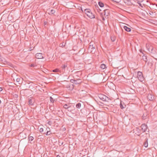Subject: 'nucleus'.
I'll return each instance as SVG.
<instances>
[{"label":"nucleus","instance_id":"f257e3e1","mask_svg":"<svg viewBox=\"0 0 157 157\" xmlns=\"http://www.w3.org/2000/svg\"><path fill=\"white\" fill-rule=\"evenodd\" d=\"M84 11L87 16L89 18H93L95 17L94 15L91 12L89 9H86Z\"/></svg>","mask_w":157,"mask_h":157},{"label":"nucleus","instance_id":"f03ea898","mask_svg":"<svg viewBox=\"0 0 157 157\" xmlns=\"http://www.w3.org/2000/svg\"><path fill=\"white\" fill-rule=\"evenodd\" d=\"M98 97L101 100L106 101H109L110 100L108 97L105 95L102 94H99L98 96Z\"/></svg>","mask_w":157,"mask_h":157},{"label":"nucleus","instance_id":"7ed1b4c3","mask_svg":"<svg viewBox=\"0 0 157 157\" xmlns=\"http://www.w3.org/2000/svg\"><path fill=\"white\" fill-rule=\"evenodd\" d=\"M71 82L72 83L77 85L81 83L82 82V80L78 78L75 79V78H74V79H71Z\"/></svg>","mask_w":157,"mask_h":157},{"label":"nucleus","instance_id":"20e7f679","mask_svg":"<svg viewBox=\"0 0 157 157\" xmlns=\"http://www.w3.org/2000/svg\"><path fill=\"white\" fill-rule=\"evenodd\" d=\"M137 77L139 80L141 82L144 80V78L143 76V74L141 72L138 71L137 73Z\"/></svg>","mask_w":157,"mask_h":157},{"label":"nucleus","instance_id":"39448f33","mask_svg":"<svg viewBox=\"0 0 157 157\" xmlns=\"http://www.w3.org/2000/svg\"><path fill=\"white\" fill-rule=\"evenodd\" d=\"M35 101V99L34 98H30L28 102V104L30 106H33Z\"/></svg>","mask_w":157,"mask_h":157},{"label":"nucleus","instance_id":"423d86ee","mask_svg":"<svg viewBox=\"0 0 157 157\" xmlns=\"http://www.w3.org/2000/svg\"><path fill=\"white\" fill-rule=\"evenodd\" d=\"M141 127V128L143 132L146 131L147 130V126L145 124H142Z\"/></svg>","mask_w":157,"mask_h":157},{"label":"nucleus","instance_id":"0eeeda50","mask_svg":"<svg viewBox=\"0 0 157 157\" xmlns=\"http://www.w3.org/2000/svg\"><path fill=\"white\" fill-rule=\"evenodd\" d=\"M95 46H94L92 44V42H90V45L89 48V50L91 52H92V51L91 50L92 49H95Z\"/></svg>","mask_w":157,"mask_h":157},{"label":"nucleus","instance_id":"6e6552de","mask_svg":"<svg viewBox=\"0 0 157 157\" xmlns=\"http://www.w3.org/2000/svg\"><path fill=\"white\" fill-rule=\"evenodd\" d=\"M146 48L148 51L150 52H151L153 49V48L152 46H150L148 44H146Z\"/></svg>","mask_w":157,"mask_h":157},{"label":"nucleus","instance_id":"1a4fd4ad","mask_svg":"<svg viewBox=\"0 0 157 157\" xmlns=\"http://www.w3.org/2000/svg\"><path fill=\"white\" fill-rule=\"evenodd\" d=\"M36 57L38 59H43V57L41 53H37L36 55Z\"/></svg>","mask_w":157,"mask_h":157},{"label":"nucleus","instance_id":"9d476101","mask_svg":"<svg viewBox=\"0 0 157 157\" xmlns=\"http://www.w3.org/2000/svg\"><path fill=\"white\" fill-rule=\"evenodd\" d=\"M147 97V99L150 101H152L154 99V96L151 94H148Z\"/></svg>","mask_w":157,"mask_h":157},{"label":"nucleus","instance_id":"9b49d317","mask_svg":"<svg viewBox=\"0 0 157 157\" xmlns=\"http://www.w3.org/2000/svg\"><path fill=\"white\" fill-rule=\"evenodd\" d=\"M123 28L124 30L127 32H130L131 31V29L130 28L127 27V26H124Z\"/></svg>","mask_w":157,"mask_h":157},{"label":"nucleus","instance_id":"f8f14e48","mask_svg":"<svg viewBox=\"0 0 157 157\" xmlns=\"http://www.w3.org/2000/svg\"><path fill=\"white\" fill-rule=\"evenodd\" d=\"M71 106L70 105V104H66L64 105H63V108L65 109H69L70 107Z\"/></svg>","mask_w":157,"mask_h":157},{"label":"nucleus","instance_id":"ddd939ff","mask_svg":"<svg viewBox=\"0 0 157 157\" xmlns=\"http://www.w3.org/2000/svg\"><path fill=\"white\" fill-rule=\"evenodd\" d=\"M126 105L124 104V103H123L121 102L120 104V107L121 109H123L124 108H125L126 107Z\"/></svg>","mask_w":157,"mask_h":157},{"label":"nucleus","instance_id":"4468645a","mask_svg":"<svg viewBox=\"0 0 157 157\" xmlns=\"http://www.w3.org/2000/svg\"><path fill=\"white\" fill-rule=\"evenodd\" d=\"M99 5L101 7H103L104 6V4L101 2H98Z\"/></svg>","mask_w":157,"mask_h":157},{"label":"nucleus","instance_id":"2eb2a0df","mask_svg":"<svg viewBox=\"0 0 157 157\" xmlns=\"http://www.w3.org/2000/svg\"><path fill=\"white\" fill-rule=\"evenodd\" d=\"M148 139H147L146 141L144 143V147H147L148 146V142H147Z\"/></svg>","mask_w":157,"mask_h":157},{"label":"nucleus","instance_id":"dca6fc26","mask_svg":"<svg viewBox=\"0 0 157 157\" xmlns=\"http://www.w3.org/2000/svg\"><path fill=\"white\" fill-rule=\"evenodd\" d=\"M100 67L102 69H104L106 68V65L104 64H102L101 65Z\"/></svg>","mask_w":157,"mask_h":157},{"label":"nucleus","instance_id":"f3484780","mask_svg":"<svg viewBox=\"0 0 157 157\" xmlns=\"http://www.w3.org/2000/svg\"><path fill=\"white\" fill-rule=\"evenodd\" d=\"M142 59L144 61H145V62H147V57H146V56H142Z\"/></svg>","mask_w":157,"mask_h":157},{"label":"nucleus","instance_id":"a211bd4d","mask_svg":"<svg viewBox=\"0 0 157 157\" xmlns=\"http://www.w3.org/2000/svg\"><path fill=\"white\" fill-rule=\"evenodd\" d=\"M81 106V104L80 103H78L76 105V107L78 108H79Z\"/></svg>","mask_w":157,"mask_h":157},{"label":"nucleus","instance_id":"6ab92c4d","mask_svg":"<svg viewBox=\"0 0 157 157\" xmlns=\"http://www.w3.org/2000/svg\"><path fill=\"white\" fill-rule=\"evenodd\" d=\"M115 37L114 36H113L111 37V39L112 41H114L115 40Z\"/></svg>","mask_w":157,"mask_h":157},{"label":"nucleus","instance_id":"aec40b11","mask_svg":"<svg viewBox=\"0 0 157 157\" xmlns=\"http://www.w3.org/2000/svg\"><path fill=\"white\" fill-rule=\"evenodd\" d=\"M55 11L54 10H51L50 12H49V14H53L55 13Z\"/></svg>","mask_w":157,"mask_h":157},{"label":"nucleus","instance_id":"412c9836","mask_svg":"<svg viewBox=\"0 0 157 157\" xmlns=\"http://www.w3.org/2000/svg\"><path fill=\"white\" fill-rule=\"evenodd\" d=\"M33 139L34 138L33 136H30L29 138V141H32Z\"/></svg>","mask_w":157,"mask_h":157},{"label":"nucleus","instance_id":"4be33fe9","mask_svg":"<svg viewBox=\"0 0 157 157\" xmlns=\"http://www.w3.org/2000/svg\"><path fill=\"white\" fill-rule=\"evenodd\" d=\"M67 67V65L65 64H63L62 66V68L63 69H64L66 67Z\"/></svg>","mask_w":157,"mask_h":157},{"label":"nucleus","instance_id":"5701e85b","mask_svg":"<svg viewBox=\"0 0 157 157\" xmlns=\"http://www.w3.org/2000/svg\"><path fill=\"white\" fill-rule=\"evenodd\" d=\"M59 69H56L52 71L53 72H58L59 71Z\"/></svg>","mask_w":157,"mask_h":157},{"label":"nucleus","instance_id":"b1692460","mask_svg":"<svg viewBox=\"0 0 157 157\" xmlns=\"http://www.w3.org/2000/svg\"><path fill=\"white\" fill-rule=\"evenodd\" d=\"M141 2H137V3L141 7L143 8V6L142 5L141 3Z\"/></svg>","mask_w":157,"mask_h":157},{"label":"nucleus","instance_id":"393cba45","mask_svg":"<svg viewBox=\"0 0 157 157\" xmlns=\"http://www.w3.org/2000/svg\"><path fill=\"white\" fill-rule=\"evenodd\" d=\"M50 99L51 102H54V100L53 99V98L51 97H50Z\"/></svg>","mask_w":157,"mask_h":157},{"label":"nucleus","instance_id":"a878e982","mask_svg":"<svg viewBox=\"0 0 157 157\" xmlns=\"http://www.w3.org/2000/svg\"><path fill=\"white\" fill-rule=\"evenodd\" d=\"M147 116V115H145L144 114L143 116H142V118L144 120L146 118V117Z\"/></svg>","mask_w":157,"mask_h":157},{"label":"nucleus","instance_id":"bb28decb","mask_svg":"<svg viewBox=\"0 0 157 157\" xmlns=\"http://www.w3.org/2000/svg\"><path fill=\"white\" fill-rule=\"evenodd\" d=\"M50 131H48L47 132L46 135H50Z\"/></svg>","mask_w":157,"mask_h":157},{"label":"nucleus","instance_id":"cd10ccee","mask_svg":"<svg viewBox=\"0 0 157 157\" xmlns=\"http://www.w3.org/2000/svg\"><path fill=\"white\" fill-rule=\"evenodd\" d=\"M40 132H43V129L42 128H41L40 129Z\"/></svg>","mask_w":157,"mask_h":157},{"label":"nucleus","instance_id":"c85d7f7f","mask_svg":"<svg viewBox=\"0 0 157 157\" xmlns=\"http://www.w3.org/2000/svg\"><path fill=\"white\" fill-rule=\"evenodd\" d=\"M144 0H136L137 2H142Z\"/></svg>","mask_w":157,"mask_h":157},{"label":"nucleus","instance_id":"c756f323","mask_svg":"<svg viewBox=\"0 0 157 157\" xmlns=\"http://www.w3.org/2000/svg\"><path fill=\"white\" fill-rule=\"evenodd\" d=\"M48 124H49L50 125H51V124H52V122L51 121H48Z\"/></svg>","mask_w":157,"mask_h":157},{"label":"nucleus","instance_id":"7c9ffc66","mask_svg":"<svg viewBox=\"0 0 157 157\" xmlns=\"http://www.w3.org/2000/svg\"><path fill=\"white\" fill-rule=\"evenodd\" d=\"M30 66L31 67H34L35 66V65L34 64H32L30 65Z\"/></svg>","mask_w":157,"mask_h":157},{"label":"nucleus","instance_id":"2f4dec72","mask_svg":"<svg viewBox=\"0 0 157 157\" xmlns=\"http://www.w3.org/2000/svg\"><path fill=\"white\" fill-rule=\"evenodd\" d=\"M20 81V79L19 78H17L16 79V81L17 82H18Z\"/></svg>","mask_w":157,"mask_h":157},{"label":"nucleus","instance_id":"473e14b6","mask_svg":"<svg viewBox=\"0 0 157 157\" xmlns=\"http://www.w3.org/2000/svg\"><path fill=\"white\" fill-rule=\"evenodd\" d=\"M63 142H62L61 143L60 142H59V144L60 145H62L63 144Z\"/></svg>","mask_w":157,"mask_h":157},{"label":"nucleus","instance_id":"72a5a7b5","mask_svg":"<svg viewBox=\"0 0 157 157\" xmlns=\"http://www.w3.org/2000/svg\"><path fill=\"white\" fill-rule=\"evenodd\" d=\"M3 90V89L2 87H0V91H2Z\"/></svg>","mask_w":157,"mask_h":157},{"label":"nucleus","instance_id":"f704fd0d","mask_svg":"<svg viewBox=\"0 0 157 157\" xmlns=\"http://www.w3.org/2000/svg\"><path fill=\"white\" fill-rule=\"evenodd\" d=\"M50 129V128H46V130L48 131H49L48 130H49Z\"/></svg>","mask_w":157,"mask_h":157},{"label":"nucleus","instance_id":"c9c22d12","mask_svg":"<svg viewBox=\"0 0 157 157\" xmlns=\"http://www.w3.org/2000/svg\"><path fill=\"white\" fill-rule=\"evenodd\" d=\"M68 111H70L71 112V110L69 108L68 109Z\"/></svg>","mask_w":157,"mask_h":157},{"label":"nucleus","instance_id":"e433bc0d","mask_svg":"<svg viewBox=\"0 0 157 157\" xmlns=\"http://www.w3.org/2000/svg\"><path fill=\"white\" fill-rule=\"evenodd\" d=\"M113 1H114V2H117V1H116L115 0H112Z\"/></svg>","mask_w":157,"mask_h":157},{"label":"nucleus","instance_id":"4c0bfd02","mask_svg":"<svg viewBox=\"0 0 157 157\" xmlns=\"http://www.w3.org/2000/svg\"><path fill=\"white\" fill-rule=\"evenodd\" d=\"M102 20H105V18H104V17H103V18H102Z\"/></svg>","mask_w":157,"mask_h":157},{"label":"nucleus","instance_id":"58836bf2","mask_svg":"<svg viewBox=\"0 0 157 157\" xmlns=\"http://www.w3.org/2000/svg\"><path fill=\"white\" fill-rule=\"evenodd\" d=\"M107 10H104V13H105V11H107Z\"/></svg>","mask_w":157,"mask_h":157},{"label":"nucleus","instance_id":"ea45409f","mask_svg":"<svg viewBox=\"0 0 157 157\" xmlns=\"http://www.w3.org/2000/svg\"><path fill=\"white\" fill-rule=\"evenodd\" d=\"M1 103V100H0V104Z\"/></svg>","mask_w":157,"mask_h":157},{"label":"nucleus","instance_id":"a19ab883","mask_svg":"<svg viewBox=\"0 0 157 157\" xmlns=\"http://www.w3.org/2000/svg\"><path fill=\"white\" fill-rule=\"evenodd\" d=\"M56 157H60V156H59L58 155Z\"/></svg>","mask_w":157,"mask_h":157}]
</instances>
